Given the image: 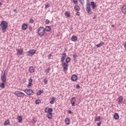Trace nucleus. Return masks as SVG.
I'll list each match as a JSON object with an SVG mask.
<instances>
[{"mask_svg":"<svg viewBox=\"0 0 126 126\" xmlns=\"http://www.w3.org/2000/svg\"><path fill=\"white\" fill-rule=\"evenodd\" d=\"M0 26L2 28V32H3V33L5 32L6 28H7V22L2 21L0 23Z\"/></svg>","mask_w":126,"mask_h":126,"instance_id":"obj_1","label":"nucleus"},{"mask_svg":"<svg viewBox=\"0 0 126 126\" xmlns=\"http://www.w3.org/2000/svg\"><path fill=\"white\" fill-rule=\"evenodd\" d=\"M45 28L43 27H40L38 29V36H40V37H42L45 35Z\"/></svg>","mask_w":126,"mask_h":126,"instance_id":"obj_2","label":"nucleus"},{"mask_svg":"<svg viewBox=\"0 0 126 126\" xmlns=\"http://www.w3.org/2000/svg\"><path fill=\"white\" fill-rule=\"evenodd\" d=\"M14 94H15V95H17V97H22L23 98V97H25V96H26V94H25L19 91H15Z\"/></svg>","mask_w":126,"mask_h":126,"instance_id":"obj_3","label":"nucleus"},{"mask_svg":"<svg viewBox=\"0 0 126 126\" xmlns=\"http://www.w3.org/2000/svg\"><path fill=\"white\" fill-rule=\"evenodd\" d=\"M24 92H25V93H26V94H27L29 96H32V95H34V94L33 90L31 89L25 90L24 91Z\"/></svg>","mask_w":126,"mask_h":126,"instance_id":"obj_4","label":"nucleus"},{"mask_svg":"<svg viewBox=\"0 0 126 126\" xmlns=\"http://www.w3.org/2000/svg\"><path fill=\"white\" fill-rule=\"evenodd\" d=\"M1 80L2 82H5L6 81V74H5V71H2L1 75Z\"/></svg>","mask_w":126,"mask_h":126,"instance_id":"obj_5","label":"nucleus"},{"mask_svg":"<svg viewBox=\"0 0 126 126\" xmlns=\"http://www.w3.org/2000/svg\"><path fill=\"white\" fill-rule=\"evenodd\" d=\"M86 10L89 14H91L92 13V10H91V8H90V3H87Z\"/></svg>","mask_w":126,"mask_h":126,"instance_id":"obj_6","label":"nucleus"},{"mask_svg":"<svg viewBox=\"0 0 126 126\" xmlns=\"http://www.w3.org/2000/svg\"><path fill=\"white\" fill-rule=\"evenodd\" d=\"M62 66H63V71H67L68 67V64L64 62L62 63Z\"/></svg>","mask_w":126,"mask_h":126,"instance_id":"obj_7","label":"nucleus"},{"mask_svg":"<svg viewBox=\"0 0 126 126\" xmlns=\"http://www.w3.org/2000/svg\"><path fill=\"white\" fill-rule=\"evenodd\" d=\"M36 50L32 49V50H30L28 52V56L31 57V56H33L34 54H36Z\"/></svg>","mask_w":126,"mask_h":126,"instance_id":"obj_8","label":"nucleus"},{"mask_svg":"<svg viewBox=\"0 0 126 126\" xmlns=\"http://www.w3.org/2000/svg\"><path fill=\"white\" fill-rule=\"evenodd\" d=\"M45 113H48V114L53 113V108H51L49 107H46L44 109Z\"/></svg>","mask_w":126,"mask_h":126,"instance_id":"obj_9","label":"nucleus"},{"mask_svg":"<svg viewBox=\"0 0 126 126\" xmlns=\"http://www.w3.org/2000/svg\"><path fill=\"white\" fill-rule=\"evenodd\" d=\"M65 58H66V53H63L61 58V62L62 63H64V60H65Z\"/></svg>","mask_w":126,"mask_h":126,"instance_id":"obj_10","label":"nucleus"},{"mask_svg":"<svg viewBox=\"0 0 126 126\" xmlns=\"http://www.w3.org/2000/svg\"><path fill=\"white\" fill-rule=\"evenodd\" d=\"M75 102H76V99L75 97H73L71 100V104L73 107L75 106Z\"/></svg>","mask_w":126,"mask_h":126,"instance_id":"obj_11","label":"nucleus"},{"mask_svg":"<svg viewBox=\"0 0 126 126\" xmlns=\"http://www.w3.org/2000/svg\"><path fill=\"white\" fill-rule=\"evenodd\" d=\"M29 70L31 73H33V72H35V68H34L33 66H30L29 68Z\"/></svg>","mask_w":126,"mask_h":126,"instance_id":"obj_12","label":"nucleus"},{"mask_svg":"<svg viewBox=\"0 0 126 126\" xmlns=\"http://www.w3.org/2000/svg\"><path fill=\"white\" fill-rule=\"evenodd\" d=\"M17 51V55L18 56H21V55H22V53H23V50L22 49H16Z\"/></svg>","mask_w":126,"mask_h":126,"instance_id":"obj_13","label":"nucleus"},{"mask_svg":"<svg viewBox=\"0 0 126 126\" xmlns=\"http://www.w3.org/2000/svg\"><path fill=\"white\" fill-rule=\"evenodd\" d=\"M71 79L72 81H76V80H77V76H76V75H73L71 76Z\"/></svg>","mask_w":126,"mask_h":126,"instance_id":"obj_14","label":"nucleus"},{"mask_svg":"<svg viewBox=\"0 0 126 126\" xmlns=\"http://www.w3.org/2000/svg\"><path fill=\"white\" fill-rule=\"evenodd\" d=\"M122 11L124 14H126V5H124L122 8Z\"/></svg>","mask_w":126,"mask_h":126,"instance_id":"obj_15","label":"nucleus"},{"mask_svg":"<svg viewBox=\"0 0 126 126\" xmlns=\"http://www.w3.org/2000/svg\"><path fill=\"white\" fill-rule=\"evenodd\" d=\"M71 41H72V42H75V41H77V37L75 35L72 36Z\"/></svg>","mask_w":126,"mask_h":126,"instance_id":"obj_16","label":"nucleus"},{"mask_svg":"<svg viewBox=\"0 0 126 126\" xmlns=\"http://www.w3.org/2000/svg\"><path fill=\"white\" fill-rule=\"evenodd\" d=\"M65 124H66V125H70V119H69V118H65Z\"/></svg>","mask_w":126,"mask_h":126,"instance_id":"obj_17","label":"nucleus"},{"mask_svg":"<svg viewBox=\"0 0 126 126\" xmlns=\"http://www.w3.org/2000/svg\"><path fill=\"white\" fill-rule=\"evenodd\" d=\"M44 29H45V31H46V32H49L51 31V30H52V28H51V26H47L45 27Z\"/></svg>","mask_w":126,"mask_h":126,"instance_id":"obj_18","label":"nucleus"},{"mask_svg":"<svg viewBox=\"0 0 126 126\" xmlns=\"http://www.w3.org/2000/svg\"><path fill=\"white\" fill-rule=\"evenodd\" d=\"M91 5L92 6V7L93 8V9H94V8H95V7H96L97 6L94 1L91 2Z\"/></svg>","mask_w":126,"mask_h":126,"instance_id":"obj_19","label":"nucleus"},{"mask_svg":"<svg viewBox=\"0 0 126 126\" xmlns=\"http://www.w3.org/2000/svg\"><path fill=\"white\" fill-rule=\"evenodd\" d=\"M47 117L49 120H52L53 118V113H48L47 114Z\"/></svg>","mask_w":126,"mask_h":126,"instance_id":"obj_20","label":"nucleus"},{"mask_svg":"<svg viewBox=\"0 0 126 126\" xmlns=\"http://www.w3.org/2000/svg\"><path fill=\"white\" fill-rule=\"evenodd\" d=\"M27 24H24L22 26V30H26L27 29Z\"/></svg>","mask_w":126,"mask_h":126,"instance_id":"obj_21","label":"nucleus"},{"mask_svg":"<svg viewBox=\"0 0 126 126\" xmlns=\"http://www.w3.org/2000/svg\"><path fill=\"white\" fill-rule=\"evenodd\" d=\"M17 120L18 121V123H22L23 119L21 116H18Z\"/></svg>","mask_w":126,"mask_h":126,"instance_id":"obj_22","label":"nucleus"},{"mask_svg":"<svg viewBox=\"0 0 126 126\" xmlns=\"http://www.w3.org/2000/svg\"><path fill=\"white\" fill-rule=\"evenodd\" d=\"M56 97H52L51 98V100L50 101V104H51L52 105H53V104H54V103H55V101H56Z\"/></svg>","mask_w":126,"mask_h":126,"instance_id":"obj_23","label":"nucleus"},{"mask_svg":"<svg viewBox=\"0 0 126 126\" xmlns=\"http://www.w3.org/2000/svg\"><path fill=\"white\" fill-rule=\"evenodd\" d=\"M119 118H120V116L118 113L114 114V119H115V120H119Z\"/></svg>","mask_w":126,"mask_h":126,"instance_id":"obj_24","label":"nucleus"},{"mask_svg":"<svg viewBox=\"0 0 126 126\" xmlns=\"http://www.w3.org/2000/svg\"><path fill=\"white\" fill-rule=\"evenodd\" d=\"M123 100V97L122 96H120L118 98V104H120V103H122Z\"/></svg>","mask_w":126,"mask_h":126,"instance_id":"obj_25","label":"nucleus"},{"mask_svg":"<svg viewBox=\"0 0 126 126\" xmlns=\"http://www.w3.org/2000/svg\"><path fill=\"white\" fill-rule=\"evenodd\" d=\"M74 9L75 10H77V11H79L80 10V7H79V6L76 5L74 6Z\"/></svg>","mask_w":126,"mask_h":126,"instance_id":"obj_26","label":"nucleus"},{"mask_svg":"<svg viewBox=\"0 0 126 126\" xmlns=\"http://www.w3.org/2000/svg\"><path fill=\"white\" fill-rule=\"evenodd\" d=\"M50 70H51V68L50 67H48V68L45 70V72H46V74H48L49 72H50Z\"/></svg>","mask_w":126,"mask_h":126,"instance_id":"obj_27","label":"nucleus"},{"mask_svg":"<svg viewBox=\"0 0 126 126\" xmlns=\"http://www.w3.org/2000/svg\"><path fill=\"white\" fill-rule=\"evenodd\" d=\"M101 120V117L98 116V117H95L94 118V122H100Z\"/></svg>","mask_w":126,"mask_h":126,"instance_id":"obj_28","label":"nucleus"},{"mask_svg":"<svg viewBox=\"0 0 126 126\" xmlns=\"http://www.w3.org/2000/svg\"><path fill=\"white\" fill-rule=\"evenodd\" d=\"M103 45H104V43L100 42V43L96 44V47H97V48H99V47H102V46H103Z\"/></svg>","mask_w":126,"mask_h":126,"instance_id":"obj_29","label":"nucleus"},{"mask_svg":"<svg viewBox=\"0 0 126 126\" xmlns=\"http://www.w3.org/2000/svg\"><path fill=\"white\" fill-rule=\"evenodd\" d=\"M10 123L9 120L5 121L4 123V126H7V125H9Z\"/></svg>","mask_w":126,"mask_h":126,"instance_id":"obj_30","label":"nucleus"},{"mask_svg":"<svg viewBox=\"0 0 126 126\" xmlns=\"http://www.w3.org/2000/svg\"><path fill=\"white\" fill-rule=\"evenodd\" d=\"M42 93H43V92H42V91L39 90L37 92L36 94L37 95V96H40V95H41Z\"/></svg>","mask_w":126,"mask_h":126,"instance_id":"obj_31","label":"nucleus"},{"mask_svg":"<svg viewBox=\"0 0 126 126\" xmlns=\"http://www.w3.org/2000/svg\"><path fill=\"white\" fill-rule=\"evenodd\" d=\"M5 87V86L4 85V82H2L0 85V88H4V87Z\"/></svg>","mask_w":126,"mask_h":126,"instance_id":"obj_32","label":"nucleus"},{"mask_svg":"<svg viewBox=\"0 0 126 126\" xmlns=\"http://www.w3.org/2000/svg\"><path fill=\"white\" fill-rule=\"evenodd\" d=\"M65 62H66V63H69V62H70V58L67 57L66 59Z\"/></svg>","mask_w":126,"mask_h":126,"instance_id":"obj_33","label":"nucleus"},{"mask_svg":"<svg viewBox=\"0 0 126 126\" xmlns=\"http://www.w3.org/2000/svg\"><path fill=\"white\" fill-rule=\"evenodd\" d=\"M47 79V78L44 79L43 82L44 83V84H47V83H48V80Z\"/></svg>","mask_w":126,"mask_h":126,"instance_id":"obj_34","label":"nucleus"},{"mask_svg":"<svg viewBox=\"0 0 126 126\" xmlns=\"http://www.w3.org/2000/svg\"><path fill=\"white\" fill-rule=\"evenodd\" d=\"M65 16H70V14L68 12H65Z\"/></svg>","mask_w":126,"mask_h":126,"instance_id":"obj_35","label":"nucleus"},{"mask_svg":"<svg viewBox=\"0 0 126 126\" xmlns=\"http://www.w3.org/2000/svg\"><path fill=\"white\" fill-rule=\"evenodd\" d=\"M40 102L41 101L40 100V99H37L35 100V104H37L38 105L39 103H40Z\"/></svg>","mask_w":126,"mask_h":126,"instance_id":"obj_36","label":"nucleus"},{"mask_svg":"<svg viewBox=\"0 0 126 126\" xmlns=\"http://www.w3.org/2000/svg\"><path fill=\"white\" fill-rule=\"evenodd\" d=\"M49 6H50V3H46L45 4V8H48V7H49Z\"/></svg>","mask_w":126,"mask_h":126,"instance_id":"obj_37","label":"nucleus"},{"mask_svg":"<svg viewBox=\"0 0 126 126\" xmlns=\"http://www.w3.org/2000/svg\"><path fill=\"white\" fill-rule=\"evenodd\" d=\"M32 83H33V80L32 79V78H30L29 79V83H31V84H32Z\"/></svg>","mask_w":126,"mask_h":126,"instance_id":"obj_38","label":"nucleus"},{"mask_svg":"<svg viewBox=\"0 0 126 126\" xmlns=\"http://www.w3.org/2000/svg\"><path fill=\"white\" fill-rule=\"evenodd\" d=\"M29 23H34V20H33V19H31L29 21Z\"/></svg>","mask_w":126,"mask_h":126,"instance_id":"obj_39","label":"nucleus"},{"mask_svg":"<svg viewBox=\"0 0 126 126\" xmlns=\"http://www.w3.org/2000/svg\"><path fill=\"white\" fill-rule=\"evenodd\" d=\"M78 57V56H77V54H74L73 55V58H74V59H76V57Z\"/></svg>","mask_w":126,"mask_h":126,"instance_id":"obj_40","label":"nucleus"},{"mask_svg":"<svg viewBox=\"0 0 126 126\" xmlns=\"http://www.w3.org/2000/svg\"><path fill=\"white\" fill-rule=\"evenodd\" d=\"M76 88L77 89H80V86L78 84L76 85Z\"/></svg>","mask_w":126,"mask_h":126,"instance_id":"obj_41","label":"nucleus"},{"mask_svg":"<svg viewBox=\"0 0 126 126\" xmlns=\"http://www.w3.org/2000/svg\"><path fill=\"white\" fill-rule=\"evenodd\" d=\"M49 23H50V21L48 19H47L45 21V24H49Z\"/></svg>","mask_w":126,"mask_h":126,"instance_id":"obj_42","label":"nucleus"},{"mask_svg":"<svg viewBox=\"0 0 126 126\" xmlns=\"http://www.w3.org/2000/svg\"><path fill=\"white\" fill-rule=\"evenodd\" d=\"M52 58V54H50L48 56V60H51Z\"/></svg>","mask_w":126,"mask_h":126,"instance_id":"obj_43","label":"nucleus"},{"mask_svg":"<svg viewBox=\"0 0 126 126\" xmlns=\"http://www.w3.org/2000/svg\"><path fill=\"white\" fill-rule=\"evenodd\" d=\"M32 85V84L29 83V85L27 86L28 88H30Z\"/></svg>","mask_w":126,"mask_h":126,"instance_id":"obj_44","label":"nucleus"},{"mask_svg":"<svg viewBox=\"0 0 126 126\" xmlns=\"http://www.w3.org/2000/svg\"><path fill=\"white\" fill-rule=\"evenodd\" d=\"M81 3H82V4H84V0H79Z\"/></svg>","mask_w":126,"mask_h":126,"instance_id":"obj_45","label":"nucleus"},{"mask_svg":"<svg viewBox=\"0 0 126 126\" xmlns=\"http://www.w3.org/2000/svg\"><path fill=\"white\" fill-rule=\"evenodd\" d=\"M29 30L30 31H31V32H32V31L33 30V28H32V27H30L29 28Z\"/></svg>","mask_w":126,"mask_h":126,"instance_id":"obj_46","label":"nucleus"},{"mask_svg":"<svg viewBox=\"0 0 126 126\" xmlns=\"http://www.w3.org/2000/svg\"><path fill=\"white\" fill-rule=\"evenodd\" d=\"M102 125V122H99L97 124V126H100Z\"/></svg>","mask_w":126,"mask_h":126,"instance_id":"obj_47","label":"nucleus"},{"mask_svg":"<svg viewBox=\"0 0 126 126\" xmlns=\"http://www.w3.org/2000/svg\"><path fill=\"white\" fill-rule=\"evenodd\" d=\"M68 113L70 114V115H71V114H72V112H71V110H68Z\"/></svg>","mask_w":126,"mask_h":126,"instance_id":"obj_48","label":"nucleus"},{"mask_svg":"<svg viewBox=\"0 0 126 126\" xmlns=\"http://www.w3.org/2000/svg\"><path fill=\"white\" fill-rule=\"evenodd\" d=\"M76 15H78V16H79V15H80V12H77Z\"/></svg>","mask_w":126,"mask_h":126,"instance_id":"obj_49","label":"nucleus"},{"mask_svg":"<svg viewBox=\"0 0 126 126\" xmlns=\"http://www.w3.org/2000/svg\"><path fill=\"white\" fill-rule=\"evenodd\" d=\"M26 82V80L25 79H23V83H25Z\"/></svg>","mask_w":126,"mask_h":126,"instance_id":"obj_50","label":"nucleus"},{"mask_svg":"<svg viewBox=\"0 0 126 126\" xmlns=\"http://www.w3.org/2000/svg\"><path fill=\"white\" fill-rule=\"evenodd\" d=\"M73 2L74 3H76V2H77V0H73Z\"/></svg>","mask_w":126,"mask_h":126,"instance_id":"obj_51","label":"nucleus"},{"mask_svg":"<svg viewBox=\"0 0 126 126\" xmlns=\"http://www.w3.org/2000/svg\"><path fill=\"white\" fill-rule=\"evenodd\" d=\"M124 48H125V49H126V42H125L124 44Z\"/></svg>","mask_w":126,"mask_h":126,"instance_id":"obj_52","label":"nucleus"},{"mask_svg":"<svg viewBox=\"0 0 126 126\" xmlns=\"http://www.w3.org/2000/svg\"><path fill=\"white\" fill-rule=\"evenodd\" d=\"M13 11H14L15 12H16V11H17V9H15L13 10Z\"/></svg>","mask_w":126,"mask_h":126,"instance_id":"obj_53","label":"nucleus"},{"mask_svg":"<svg viewBox=\"0 0 126 126\" xmlns=\"http://www.w3.org/2000/svg\"><path fill=\"white\" fill-rule=\"evenodd\" d=\"M2 4V3H1V2L0 1V5H1Z\"/></svg>","mask_w":126,"mask_h":126,"instance_id":"obj_54","label":"nucleus"},{"mask_svg":"<svg viewBox=\"0 0 126 126\" xmlns=\"http://www.w3.org/2000/svg\"><path fill=\"white\" fill-rule=\"evenodd\" d=\"M95 16H94V17H93V19H95Z\"/></svg>","mask_w":126,"mask_h":126,"instance_id":"obj_55","label":"nucleus"},{"mask_svg":"<svg viewBox=\"0 0 126 126\" xmlns=\"http://www.w3.org/2000/svg\"><path fill=\"white\" fill-rule=\"evenodd\" d=\"M114 26H115L114 25H112V26H111V27H114Z\"/></svg>","mask_w":126,"mask_h":126,"instance_id":"obj_56","label":"nucleus"},{"mask_svg":"<svg viewBox=\"0 0 126 126\" xmlns=\"http://www.w3.org/2000/svg\"><path fill=\"white\" fill-rule=\"evenodd\" d=\"M36 123V121H34V123L35 124Z\"/></svg>","mask_w":126,"mask_h":126,"instance_id":"obj_57","label":"nucleus"}]
</instances>
